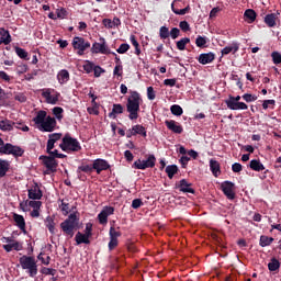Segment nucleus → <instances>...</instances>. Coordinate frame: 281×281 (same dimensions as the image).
Segmentation results:
<instances>
[{
  "mask_svg": "<svg viewBox=\"0 0 281 281\" xmlns=\"http://www.w3.org/2000/svg\"><path fill=\"white\" fill-rule=\"evenodd\" d=\"M269 271H278L280 269V261L277 258H272L268 263Z\"/></svg>",
  "mask_w": 281,
  "mask_h": 281,
  "instance_id": "obj_42",
  "label": "nucleus"
},
{
  "mask_svg": "<svg viewBox=\"0 0 281 281\" xmlns=\"http://www.w3.org/2000/svg\"><path fill=\"white\" fill-rule=\"evenodd\" d=\"M240 49V45L236 42L232 43V45L226 46L222 49V56H227L228 54H236Z\"/></svg>",
  "mask_w": 281,
  "mask_h": 281,
  "instance_id": "obj_23",
  "label": "nucleus"
},
{
  "mask_svg": "<svg viewBox=\"0 0 281 281\" xmlns=\"http://www.w3.org/2000/svg\"><path fill=\"white\" fill-rule=\"evenodd\" d=\"M45 227H47L49 234H56V222H54V216H47L44 221Z\"/></svg>",
  "mask_w": 281,
  "mask_h": 281,
  "instance_id": "obj_27",
  "label": "nucleus"
},
{
  "mask_svg": "<svg viewBox=\"0 0 281 281\" xmlns=\"http://www.w3.org/2000/svg\"><path fill=\"white\" fill-rule=\"evenodd\" d=\"M59 148H61L64 153H80V150H82L80 142H78L77 138L71 137L69 134H66L63 137Z\"/></svg>",
  "mask_w": 281,
  "mask_h": 281,
  "instance_id": "obj_3",
  "label": "nucleus"
},
{
  "mask_svg": "<svg viewBox=\"0 0 281 281\" xmlns=\"http://www.w3.org/2000/svg\"><path fill=\"white\" fill-rule=\"evenodd\" d=\"M273 237H269L267 235H261L260 239H259V245L260 247H269V245H271V243H273Z\"/></svg>",
  "mask_w": 281,
  "mask_h": 281,
  "instance_id": "obj_39",
  "label": "nucleus"
},
{
  "mask_svg": "<svg viewBox=\"0 0 281 281\" xmlns=\"http://www.w3.org/2000/svg\"><path fill=\"white\" fill-rule=\"evenodd\" d=\"M45 120H47V112L46 111H38L36 116L33 119L34 124H36L37 126H41Z\"/></svg>",
  "mask_w": 281,
  "mask_h": 281,
  "instance_id": "obj_29",
  "label": "nucleus"
},
{
  "mask_svg": "<svg viewBox=\"0 0 281 281\" xmlns=\"http://www.w3.org/2000/svg\"><path fill=\"white\" fill-rule=\"evenodd\" d=\"M221 190L228 201H234V199H236V184L234 182L227 180L222 182Z\"/></svg>",
  "mask_w": 281,
  "mask_h": 281,
  "instance_id": "obj_9",
  "label": "nucleus"
},
{
  "mask_svg": "<svg viewBox=\"0 0 281 281\" xmlns=\"http://www.w3.org/2000/svg\"><path fill=\"white\" fill-rule=\"evenodd\" d=\"M63 113H65V110L60 106H55L53 109V115H55V117L59 121L63 120Z\"/></svg>",
  "mask_w": 281,
  "mask_h": 281,
  "instance_id": "obj_48",
  "label": "nucleus"
},
{
  "mask_svg": "<svg viewBox=\"0 0 281 281\" xmlns=\"http://www.w3.org/2000/svg\"><path fill=\"white\" fill-rule=\"evenodd\" d=\"M15 54L19 56V58H22V60H27V52L19 46L15 47Z\"/></svg>",
  "mask_w": 281,
  "mask_h": 281,
  "instance_id": "obj_46",
  "label": "nucleus"
},
{
  "mask_svg": "<svg viewBox=\"0 0 281 281\" xmlns=\"http://www.w3.org/2000/svg\"><path fill=\"white\" fill-rule=\"evenodd\" d=\"M0 153L2 155H13L15 158L23 157V155H25V150L23 148L16 145H12L10 143H7L2 147H0Z\"/></svg>",
  "mask_w": 281,
  "mask_h": 281,
  "instance_id": "obj_5",
  "label": "nucleus"
},
{
  "mask_svg": "<svg viewBox=\"0 0 281 281\" xmlns=\"http://www.w3.org/2000/svg\"><path fill=\"white\" fill-rule=\"evenodd\" d=\"M177 188L180 190V192L194 194L196 191L192 188V183L188 182V180L182 179L179 181V184Z\"/></svg>",
  "mask_w": 281,
  "mask_h": 281,
  "instance_id": "obj_19",
  "label": "nucleus"
},
{
  "mask_svg": "<svg viewBox=\"0 0 281 281\" xmlns=\"http://www.w3.org/2000/svg\"><path fill=\"white\" fill-rule=\"evenodd\" d=\"M75 240L77 245H91V240H89V236L78 232L75 236Z\"/></svg>",
  "mask_w": 281,
  "mask_h": 281,
  "instance_id": "obj_30",
  "label": "nucleus"
},
{
  "mask_svg": "<svg viewBox=\"0 0 281 281\" xmlns=\"http://www.w3.org/2000/svg\"><path fill=\"white\" fill-rule=\"evenodd\" d=\"M41 273H43V276H56V269L44 267L42 268Z\"/></svg>",
  "mask_w": 281,
  "mask_h": 281,
  "instance_id": "obj_54",
  "label": "nucleus"
},
{
  "mask_svg": "<svg viewBox=\"0 0 281 281\" xmlns=\"http://www.w3.org/2000/svg\"><path fill=\"white\" fill-rule=\"evenodd\" d=\"M144 205V202L142 201V199H134L132 201V207L133 210H139V207Z\"/></svg>",
  "mask_w": 281,
  "mask_h": 281,
  "instance_id": "obj_62",
  "label": "nucleus"
},
{
  "mask_svg": "<svg viewBox=\"0 0 281 281\" xmlns=\"http://www.w3.org/2000/svg\"><path fill=\"white\" fill-rule=\"evenodd\" d=\"M132 130L134 131V135H140V137H148L146 127H144V125L142 124H136L132 126Z\"/></svg>",
  "mask_w": 281,
  "mask_h": 281,
  "instance_id": "obj_33",
  "label": "nucleus"
},
{
  "mask_svg": "<svg viewBox=\"0 0 281 281\" xmlns=\"http://www.w3.org/2000/svg\"><path fill=\"white\" fill-rule=\"evenodd\" d=\"M131 49V45L128 44H121L120 47L116 49L117 54H126Z\"/></svg>",
  "mask_w": 281,
  "mask_h": 281,
  "instance_id": "obj_60",
  "label": "nucleus"
},
{
  "mask_svg": "<svg viewBox=\"0 0 281 281\" xmlns=\"http://www.w3.org/2000/svg\"><path fill=\"white\" fill-rule=\"evenodd\" d=\"M72 47L77 49L78 56H83L85 52L91 47V43L85 40V37L76 36L72 40Z\"/></svg>",
  "mask_w": 281,
  "mask_h": 281,
  "instance_id": "obj_6",
  "label": "nucleus"
},
{
  "mask_svg": "<svg viewBox=\"0 0 281 281\" xmlns=\"http://www.w3.org/2000/svg\"><path fill=\"white\" fill-rule=\"evenodd\" d=\"M77 172H86V175H91V172H93V165L82 162L81 166L78 167Z\"/></svg>",
  "mask_w": 281,
  "mask_h": 281,
  "instance_id": "obj_37",
  "label": "nucleus"
},
{
  "mask_svg": "<svg viewBox=\"0 0 281 281\" xmlns=\"http://www.w3.org/2000/svg\"><path fill=\"white\" fill-rule=\"evenodd\" d=\"M210 170L213 176L220 177L221 176V162H218V160L211 159L210 160Z\"/></svg>",
  "mask_w": 281,
  "mask_h": 281,
  "instance_id": "obj_25",
  "label": "nucleus"
},
{
  "mask_svg": "<svg viewBox=\"0 0 281 281\" xmlns=\"http://www.w3.org/2000/svg\"><path fill=\"white\" fill-rule=\"evenodd\" d=\"M165 125L169 131H171V133H176L177 135H181V133H183V126H181L175 120L165 121Z\"/></svg>",
  "mask_w": 281,
  "mask_h": 281,
  "instance_id": "obj_18",
  "label": "nucleus"
},
{
  "mask_svg": "<svg viewBox=\"0 0 281 281\" xmlns=\"http://www.w3.org/2000/svg\"><path fill=\"white\" fill-rule=\"evenodd\" d=\"M92 168L95 170L97 175H101L103 170H109L111 168V165H109V161L102 158H98L93 160Z\"/></svg>",
  "mask_w": 281,
  "mask_h": 281,
  "instance_id": "obj_14",
  "label": "nucleus"
},
{
  "mask_svg": "<svg viewBox=\"0 0 281 281\" xmlns=\"http://www.w3.org/2000/svg\"><path fill=\"white\" fill-rule=\"evenodd\" d=\"M256 11L254 9H247L244 12V18L248 23H254V21H256Z\"/></svg>",
  "mask_w": 281,
  "mask_h": 281,
  "instance_id": "obj_36",
  "label": "nucleus"
},
{
  "mask_svg": "<svg viewBox=\"0 0 281 281\" xmlns=\"http://www.w3.org/2000/svg\"><path fill=\"white\" fill-rule=\"evenodd\" d=\"M57 80H58L59 85H67V82H69V70L61 69L57 74Z\"/></svg>",
  "mask_w": 281,
  "mask_h": 281,
  "instance_id": "obj_28",
  "label": "nucleus"
},
{
  "mask_svg": "<svg viewBox=\"0 0 281 281\" xmlns=\"http://www.w3.org/2000/svg\"><path fill=\"white\" fill-rule=\"evenodd\" d=\"M189 43H190L189 37H182L180 41L176 43V47L177 49H179V52H184L186 45H189Z\"/></svg>",
  "mask_w": 281,
  "mask_h": 281,
  "instance_id": "obj_40",
  "label": "nucleus"
},
{
  "mask_svg": "<svg viewBox=\"0 0 281 281\" xmlns=\"http://www.w3.org/2000/svg\"><path fill=\"white\" fill-rule=\"evenodd\" d=\"M179 27L182 32H190V23L188 21H181Z\"/></svg>",
  "mask_w": 281,
  "mask_h": 281,
  "instance_id": "obj_63",
  "label": "nucleus"
},
{
  "mask_svg": "<svg viewBox=\"0 0 281 281\" xmlns=\"http://www.w3.org/2000/svg\"><path fill=\"white\" fill-rule=\"evenodd\" d=\"M3 249L8 254H10V251H12V249H14V251H21L23 249V245L19 241H13L12 244L3 245Z\"/></svg>",
  "mask_w": 281,
  "mask_h": 281,
  "instance_id": "obj_31",
  "label": "nucleus"
},
{
  "mask_svg": "<svg viewBox=\"0 0 281 281\" xmlns=\"http://www.w3.org/2000/svg\"><path fill=\"white\" fill-rule=\"evenodd\" d=\"M13 221L16 227H19L23 234H27V231L25 229V217H23V215L13 213Z\"/></svg>",
  "mask_w": 281,
  "mask_h": 281,
  "instance_id": "obj_20",
  "label": "nucleus"
},
{
  "mask_svg": "<svg viewBox=\"0 0 281 281\" xmlns=\"http://www.w3.org/2000/svg\"><path fill=\"white\" fill-rule=\"evenodd\" d=\"M20 265L22 269H27L30 278H34L38 273V266H36V259L34 257L22 256L20 258Z\"/></svg>",
  "mask_w": 281,
  "mask_h": 281,
  "instance_id": "obj_4",
  "label": "nucleus"
},
{
  "mask_svg": "<svg viewBox=\"0 0 281 281\" xmlns=\"http://www.w3.org/2000/svg\"><path fill=\"white\" fill-rule=\"evenodd\" d=\"M169 36H171L173 41H177V38L181 36V30H179L178 27H172L169 32Z\"/></svg>",
  "mask_w": 281,
  "mask_h": 281,
  "instance_id": "obj_51",
  "label": "nucleus"
},
{
  "mask_svg": "<svg viewBox=\"0 0 281 281\" xmlns=\"http://www.w3.org/2000/svg\"><path fill=\"white\" fill-rule=\"evenodd\" d=\"M278 14L280 13H269L265 16V23L268 27H276L278 25Z\"/></svg>",
  "mask_w": 281,
  "mask_h": 281,
  "instance_id": "obj_24",
  "label": "nucleus"
},
{
  "mask_svg": "<svg viewBox=\"0 0 281 281\" xmlns=\"http://www.w3.org/2000/svg\"><path fill=\"white\" fill-rule=\"evenodd\" d=\"M8 170H10V162L8 160L0 159V179L5 177Z\"/></svg>",
  "mask_w": 281,
  "mask_h": 281,
  "instance_id": "obj_34",
  "label": "nucleus"
},
{
  "mask_svg": "<svg viewBox=\"0 0 281 281\" xmlns=\"http://www.w3.org/2000/svg\"><path fill=\"white\" fill-rule=\"evenodd\" d=\"M216 60V54L210 52V53H202L198 57V63L200 65H210L211 63H214Z\"/></svg>",
  "mask_w": 281,
  "mask_h": 281,
  "instance_id": "obj_16",
  "label": "nucleus"
},
{
  "mask_svg": "<svg viewBox=\"0 0 281 281\" xmlns=\"http://www.w3.org/2000/svg\"><path fill=\"white\" fill-rule=\"evenodd\" d=\"M94 68H95V64H93V61L86 60L83 65V70L86 71V74L93 72Z\"/></svg>",
  "mask_w": 281,
  "mask_h": 281,
  "instance_id": "obj_49",
  "label": "nucleus"
},
{
  "mask_svg": "<svg viewBox=\"0 0 281 281\" xmlns=\"http://www.w3.org/2000/svg\"><path fill=\"white\" fill-rule=\"evenodd\" d=\"M171 10L173 14H178L180 16H183L190 12V5H187L184 9H177L175 8V2L171 3Z\"/></svg>",
  "mask_w": 281,
  "mask_h": 281,
  "instance_id": "obj_38",
  "label": "nucleus"
},
{
  "mask_svg": "<svg viewBox=\"0 0 281 281\" xmlns=\"http://www.w3.org/2000/svg\"><path fill=\"white\" fill-rule=\"evenodd\" d=\"M165 172L169 179H173L177 172H179V167L177 165H169L166 167Z\"/></svg>",
  "mask_w": 281,
  "mask_h": 281,
  "instance_id": "obj_35",
  "label": "nucleus"
},
{
  "mask_svg": "<svg viewBox=\"0 0 281 281\" xmlns=\"http://www.w3.org/2000/svg\"><path fill=\"white\" fill-rule=\"evenodd\" d=\"M57 19H67V9L60 8L56 10Z\"/></svg>",
  "mask_w": 281,
  "mask_h": 281,
  "instance_id": "obj_56",
  "label": "nucleus"
},
{
  "mask_svg": "<svg viewBox=\"0 0 281 281\" xmlns=\"http://www.w3.org/2000/svg\"><path fill=\"white\" fill-rule=\"evenodd\" d=\"M170 111H171L172 115H176L177 117L183 115V108H181V105H179V104L171 105Z\"/></svg>",
  "mask_w": 281,
  "mask_h": 281,
  "instance_id": "obj_41",
  "label": "nucleus"
},
{
  "mask_svg": "<svg viewBox=\"0 0 281 281\" xmlns=\"http://www.w3.org/2000/svg\"><path fill=\"white\" fill-rule=\"evenodd\" d=\"M93 71H94V78H100V76H102V74H105L106 70H104V68L100 66L94 65Z\"/></svg>",
  "mask_w": 281,
  "mask_h": 281,
  "instance_id": "obj_61",
  "label": "nucleus"
},
{
  "mask_svg": "<svg viewBox=\"0 0 281 281\" xmlns=\"http://www.w3.org/2000/svg\"><path fill=\"white\" fill-rule=\"evenodd\" d=\"M98 220L100 225H106V223H109V215H106V213L101 211L100 214L98 215Z\"/></svg>",
  "mask_w": 281,
  "mask_h": 281,
  "instance_id": "obj_50",
  "label": "nucleus"
},
{
  "mask_svg": "<svg viewBox=\"0 0 281 281\" xmlns=\"http://www.w3.org/2000/svg\"><path fill=\"white\" fill-rule=\"evenodd\" d=\"M122 113H124V105L120 103H114L112 111L109 113V117L111 120H115L117 115H122Z\"/></svg>",
  "mask_w": 281,
  "mask_h": 281,
  "instance_id": "obj_22",
  "label": "nucleus"
},
{
  "mask_svg": "<svg viewBox=\"0 0 281 281\" xmlns=\"http://www.w3.org/2000/svg\"><path fill=\"white\" fill-rule=\"evenodd\" d=\"M262 109L265 111H267V109H272V110L276 109V100L273 99L263 100Z\"/></svg>",
  "mask_w": 281,
  "mask_h": 281,
  "instance_id": "obj_44",
  "label": "nucleus"
},
{
  "mask_svg": "<svg viewBox=\"0 0 281 281\" xmlns=\"http://www.w3.org/2000/svg\"><path fill=\"white\" fill-rule=\"evenodd\" d=\"M0 131H3L4 133L14 131V122L8 119L0 121Z\"/></svg>",
  "mask_w": 281,
  "mask_h": 281,
  "instance_id": "obj_26",
  "label": "nucleus"
},
{
  "mask_svg": "<svg viewBox=\"0 0 281 281\" xmlns=\"http://www.w3.org/2000/svg\"><path fill=\"white\" fill-rule=\"evenodd\" d=\"M195 45L200 48L205 47V45H207V37L198 35V37L195 38Z\"/></svg>",
  "mask_w": 281,
  "mask_h": 281,
  "instance_id": "obj_45",
  "label": "nucleus"
},
{
  "mask_svg": "<svg viewBox=\"0 0 281 281\" xmlns=\"http://www.w3.org/2000/svg\"><path fill=\"white\" fill-rule=\"evenodd\" d=\"M271 58L274 65H281V54L279 52H272Z\"/></svg>",
  "mask_w": 281,
  "mask_h": 281,
  "instance_id": "obj_52",
  "label": "nucleus"
},
{
  "mask_svg": "<svg viewBox=\"0 0 281 281\" xmlns=\"http://www.w3.org/2000/svg\"><path fill=\"white\" fill-rule=\"evenodd\" d=\"M61 137H63L61 133H53L48 135V139L55 144L56 142L60 140Z\"/></svg>",
  "mask_w": 281,
  "mask_h": 281,
  "instance_id": "obj_57",
  "label": "nucleus"
},
{
  "mask_svg": "<svg viewBox=\"0 0 281 281\" xmlns=\"http://www.w3.org/2000/svg\"><path fill=\"white\" fill-rule=\"evenodd\" d=\"M30 207H33V210H41L43 202L41 201H29Z\"/></svg>",
  "mask_w": 281,
  "mask_h": 281,
  "instance_id": "obj_64",
  "label": "nucleus"
},
{
  "mask_svg": "<svg viewBox=\"0 0 281 281\" xmlns=\"http://www.w3.org/2000/svg\"><path fill=\"white\" fill-rule=\"evenodd\" d=\"M249 168L255 172H262V170H265V165H262L259 159H252L249 162Z\"/></svg>",
  "mask_w": 281,
  "mask_h": 281,
  "instance_id": "obj_32",
  "label": "nucleus"
},
{
  "mask_svg": "<svg viewBox=\"0 0 281 281\" xmlns=\"http://www.w3.org/2000/svg\"><path fill=\"white\" fill-rule=\"evenodd\" d=\"M100 43L95 42L92 45L91 52L92 54H111V49L109 48V46H106V40H104V37H100Z\"/></svg>",
  "mask_w": 281,
  "mask_h": 281,
  "instance_id": "obj_13",
  "label": "nucleus"
},
{
  "mask_svg": "<svg viewBox=\"0 0 281 281\" xmlns=\"http://www.w3.org/2000/svg\"><path fill=\"white\" fill-rule=\"evenodd\" d=\"M13 126L19 131H23V133H27L30 131V127L23 123L14 122Z\"/></svg>",
  "mask_w": 281,
  "mask_h": 281,
  "instance_id": "obj_55",
  "label": "nucleus"
},
{
  "mask_svg": "<svg viewBox=\"0 0 281 281\" xmlns=\"http://www.w3.org/2000/svg\"><path fill=\"white\" fill-rule=\"evenodd\" d=\"M130 41L133 47H135L136 56H139V54H142V49L139 48V42H137V37H135V35H131Z\"/></svg>",
  "mask_w": 281,
  "mask_h": 281,
  "instance_id": "obj_43",
  "label": "nucleus"
},
{
  "mask_svg": "<svg viewBox=\"0 0 281 281\" xmlns=\"http://www.w3.org/2000/svg\"><path fill=\"white\" fill-rule=\"evenodd\" d=\"M42 97L45 98L47 104H58V100H60L59 92L52 88L43 89Z\"/></svg>",
  "mask_w": 281,
  "mask_h": 281,
  "instance_id": "obj_10",
  "label": "nucleus"
},
{
  "mask_svg": "<svg viewBox=\"0 0 281 281\" xmlns=\"http://www.w3.org/2000/svg\"><path fill=\"white\" fill-rule=\"evenodd\" d=\"M29 199L32 201H41L43 199V191L38 187V183H35L31 189L27 190Z\"/></svg>",
  "mask_w": 281,
  "mask_h": 281,
  "instance_id": "obj_15",
  "label": "nucleus"
},
{
  "mask_svg": "<svg viewBox=\"0 0 281 281\" xmlns=\"http://www.w3.org/2000/svg\"><path fill=\"white\" fill-rule=\"evenodd\" d=\"M12 43V35L10 31L0 29V45H10Z\"/></svg>",
  "mask_w": 281,
  "mask_h": 281,
  "instance_id": "obj_21",
  "label": "nucleus"
},
{
  "mask_svg": "<svg viewBox=\"0 0 281 281\" xmlns=\"http://www.w3.org/2000/svg\"><path fill=\"white\" fill-rule=\"evenodd\" d=\"M159 36L160 38H162L164 41H166V38L170 37V31L168 30L167 26H161L159 29Z\"/></svg>",
  "mask_w": 281,
  "mask_h": 281,
  "instance_id": "obj_47",
  "label": "nucleus"
},
{
  "mask_svg": "<svg viewBox=\"0 0 281 281\" xmlns=\"http://www.w3.org/2000/svg\"><path fill=\"white\" fill-rule=\"evenodd\" d=\"M147 98H148V100H155V98H157L155 88H153V86L147 88Z\"/></svg>",
  "mask_w": 281,
  "mask_h": 281,
  "instance_id": "obj_59",
  "label": "nucleus"
},
{
  "mask_svg": "<svg viewBox=\"0 0 281 281\" xmlns=\"http://www.w3.org/2000/svg\"><path fill=\"white\" fill-rule=\"evenodd\" d=\"M243 100H245V102H256V100H258V97L256 94H251V93H245L243 94Z\"/></svg>",
  "mask_w": 281,
  "mask_h": 281,
  "instance_id": "obj_53",
  "label": "nucleus"
},
{
  "mask_svg": "<svg viewBox=\"0 0 281 281\" xmlns=\"http://www.w3.org/2000/svg\"><path fill=\"white\" fill-rule=\"evenodd\" d=\"M131 95L127 98L126 111L128 113V120L135 121L139 119V106L144 100L142 94L137 91H130Z\"/></svg>",
  "mask_w": 281,
  "mask_h": 281,
  "instance_id": "obj_1",
  "label": "nucleus"
},
{
  "mask_svg": "<svg viewBox=\"0 0 281 281\" xmlns=\"http://www.w3.org/2000/svg\"><path fill=\"white\" fill-rule=\"evenodd\" d=\"M40 160L46 168L44 175H52V172H56V168H58L57 159H54V157L49 156H40Z\"/></svg>",
  "mask_w": 281,
  "mask_h": 281,
  "instance_id": "obj_8",
  "label": "nucleus"
},
{
  "mask_svg": "<svg viewBox=\"0 0 281 281\" xmlns=\"http://www.w3.org/2000/svg\"><path fill=\"white\" fill-rule=\"evenodd\" d=\"M109 236H110V241L108 244L109 251H113V249H115V247L120 245V240L117 238L122 236V232L116 231L115 227L112 226L110 227Z\"/></svg>",
  "mask_w": 281,
  "mask_h": 281,
  "instance_id": "obj_11",
  "label": "nucleus"
},
{
  "mask_svg": "<svg viewBox=\"0 0 281 281\" xmlns=\"http://www.w3.org/2000/svg\"><path fill=\"white\" fill-rule=\"evenodd\" d=\"M59 207H60L61 212H64L65 216H67V214H69V212H70L69 203H67L64 200H61V204H60Z\"/></svg>",
  "mask_w": 281,
  "mask_h": 281,
  "instance_id": "obj_58",
  "label": "nucleus"
},
{
  "mask_svg": "<svg viewBox=\"0 0 281 281\" xmlns=\"http://www.w3.org/2000/svg\"><path fill=\"white\" fill-rule=\"evenodd\" d=\"M225 104L231 111H247V109H249V106L245 102L226 100Z\"/></svg>",
  "mask_w": 281,
  "mask_h": 281,
  "instance_id": "obj_17",
  "label": "nucleus"
},
{
  "mask_svg": "<svg viewBox=\"0 0 281 281\" xmlns=\"http://www.w3.org/2000/svg\"><path fill=\"white\" fill-rule=\"evenodd\" d=\"M56 119L47 116L41 126H37L38 131L42 133H54L56 131Z\"/></svg>",
  "mask_w": 281,
  "mask_h": 281,
  "instance_id": "obj_12",
  "label": "nucleus"
},
{
  "mask_svg": "<svg viewBox=\"0 0 281 281\" xmlns=\"http://www.w3.org/2000/svg\"><path fill=\"white\" fill-rule=\"evenodd\" d=\"M60 227L66 236L74 238V231L80 229V218H78L76 213H72L68 216V218L60 223Z\"/></svg>",
  "mask_w": 281,
  "mask_h": 281,
  "instance_id": "obj_2",
  "label": "nucleus"
},
{
  "mask_svg": "<svg viewBox=\"0 0 281 281\" xmlns=\"http://www.w3.org/2000/svg\"><path fill=\"white\" fill-rule=\"evenodd\" d=\"M155 164H157V158L155 155H148L146 160L138 159L134 161L133 168L136 170H146V168H155Z\"/></svg>",
  "mask_w": 281,
  "mask_h": 281,
  "instance_id": "obj_7",
  "label": "nucleus"
}]
</instances>
